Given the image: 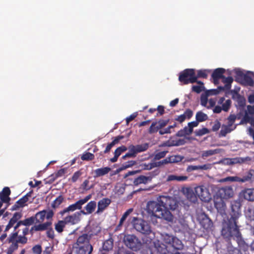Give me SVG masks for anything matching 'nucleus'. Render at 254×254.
I'll return each mask as SVG.
<instances>
[{"label": "nucleus", "instance_id": "1", "mask_svg": "<svg viewBox=\"0 0 254 254\" xmlns=\"http://www.w3.org/2000/svg\"><path fill=\"white\" fill-rule=\"evenodd\" d=\"M231 210L230 213V218L224 224L221 233L227 239L234 238L238 243V246L246 251L249 249V245L242 239L238 225L237 220L241 216V204L239 202L234 201L231 203Z\"/></svg>", "mask_w": 254, "mask_h": 254}, {"label": "nucleus", "instance_id": "2", "mask_svg": "<svg viewBox=\"0 0 254 254\" xmlns=\"http://www.w3.org/2000/svg\"><path fill=\"white\" fill-rule=\"evenodd\" d=\"M177 206L176 201L172 197L160 196L157 198V201H149L146 210L151 216L171 222L173 220V215L169 209L174 210Z\"/></svg>", "mask_w": 254, "mask_h": 254}, {"label": "nucleus", "instance_id": "3", "mask_svg": "<svg viewBox=\"0 0 254 254\" xmlns=\"http://www.w3.org/2000/svg\"><path fill=\"white\" fill-rule=\"evenodd\" d=\"M169 121V119H160L158 122H153L148 129L149 133L153 134L158 131L160 135H164L174 132V128L172 125L169 126L166 128H164L168 124Z\"/></svg>", "mask_w": 254, "mask_h": 254}, {"label": "nucleus", "instance_id": "4", "mask_svg": "<svg viewBox=\"0 0 254 254\" xmlns=\"http://www.w3.org/2000/svg\"><path fill=\"white\" fill-rule=\"evenodd\" d=\"M131 223L133 228L138 232L144 235H148L151 233L152 230L149 224L146 221L137 217H133Z\"/></svg>", "mask_w": 254, "mask_h": 254}, {"label": "nucleus", "instance_id": "5", "mask_svg": "<svg viewBox=\"0 0 254 254\" xmlns=\"http://www.w3.org/2000/svg\"><path fill=\"white\" fill-rule=\"evenodd\" d=\"M197 77H195V70L191 68H187L180 73L179 80L183 84L193 83L196 81Z\"/></svg>", "mask_w": 254, "mask_h": 254}, {"label": "nucleus", "instance_id": "6", "mask_svg": "<svg viewBox=\"0 0 254 254\" xmlns=\"http://www.w3.org/2000/svg\"><path fill=\"white\" fill-rule=\"evenodd\" d=\"M123 242L127 248L133 251H139L142 246L140 241L134 235H125Z\"/></svg>", "mask_w": 254, "mask_h": 254}, {"label": "nucleus", "instance_id": "7", "mask_svg": "<svg viewBox=\"0 0 254 254\" xmlns=\"http://www.w3.org/2000/svg\"><path fill=\"white\" fill-rule=\"evenodd\" d=\"M149 144L145 143L136 145H131L128 147V152L122 157L123 160H126L127 158H134L137 153L145 151L148 149Z\"/></svg>", "mask_w": 254, "mask_h": 254}, {"label": "nucleus", "instance_id": "8", "mask_svg": "<svg viewBox=\"0 0 254 254\" xmlns=\"http://www.w3.org/2000/svg\"><path fill=\"white\" fill-rule=\"evenodd\" d=\"M22 216V214L21 212H16L14 213L12 218L9 220L7 225L6 226L4 232L8 231L12 227H14V230L15 232L17 231L16 230L18 228L22 225L19 220L21 218Z\"/></svg>", "mask_w": 254, "mask_h": 254}, {"label": "nucleus", "instance_id": "9", "mask_svg": "<svg viewBox=\"0 0 254 254\" xmlns=\"http://www.w3.org/2000/svg\"><path fill=\"white\" fill-rule=\"evenodd\" d=\"M194 193L196 196L204 202H208L211 199V195L208 189L204 186L195 187Z\"/></svg>", "mask_w": 254, "mask_h": 254}, {"label": "nucleus", "instance_id": "10", "mask_svg": "<svg viewBox=\"0 0 254 254\" xmlns=\"http://www.w3.org/2000/svg\"><path fill=\"white\" fill-rule=\"evenodd\" d=\"M32 192V190L28 192L22 198L17 200L15 204L12 206L10 210L12 211L17 210L19 208H23L27 205V202L29 200V197L31 196Z\"/></svg>", "mask_w": 254, "mask_h": 254}, {"label": "nucleus", "instance_id": "11", "mask_svg": "<svg viewBox=\"0 0 254 254\" xmlns=\"http://www.w3.org/2000/svg\"><path fill=\"white\" fill-rule=\"evenodd\" d=\"M100 232V229H99L96 233H91L89 235L87 234H82L77 238L76 242L73 245V246H84L87 244H89V241L91 237L97 235Z\"/></svg>", "mask_w": 254, "mask_h": 254}, {"label": "nucleus", "instance_id": "12", "mask_svg": "<svg viewBox=\"0 0 254 254\" xmlns=\"http://www.w3.org/2000/svg\"><path fill=\"white\" fill-rule=\"evenodd\" d=\"M217 194L221 199H227L233 197L234 191L231 187H225L218 190Z\"/></svg>", "mask_w": 254, "mask_h": 254}, {"label": "nucleus", "instance_id": "13", "mask_svg": "<svg viewBox=\"0 0 254 254\" xmlns=\"http://www.w3.org/2000/svg\"><path fill=\"white\" fill-rule=\"evenodd\" d=\"M240 197L250 201H254V188L245 189L239 194Z\"/></svg>", "mask_w": 254, "mask_h": 254}, {"label": "nucleus", "instance_id": "14", "mask_svg": "<svg viewBox=\"0 0 254 254\" xmlns=\"http://www.w3.org/2000/svg\"><path fill=\"white\" fill-rule=\"evenodd\" d=\"M225 71V69L223 68H217L213 71L211 77L213 78V83L215 84H218L219 79L224 78L223 74Z\"/></svg>", "mask_w": 254, "mask_h": 254}, {"label": "nucleus", "instance_id": "15", "mask_svg": "<svg viewBox=\"0 0 254 254\" xmlns=\"http://www.w3.org/2000/svg\"><path fill=\"white\" fill-rule=\"evenodd\" d=\"M80 212H75L72 215L67 216L64 219V220L66 224H70L71 225H74L80 221Z\"/></svg>", "mask_w": 254, "mask_h": 254}, {"label": "nucleus", "instance_id": "16", "mask_svg": "<svg viewBox=\"0 0 254 254\" xmlns=\"http://www.w3.org/2000/svg\"><path fill=\"white\" fill-rule=\"evenodd\" d=\"M83 205L80 200L77 201L75 203L69 205L67 207L64 208L61 211L60 213L61 215H63L65 213L69 212H72L77 209H81L82 206Z\"/></svg>", "mask_w": 254, "mask_h": 254}, {"label": "nucleus", "instance_id": "17", "mask_svg": "<svg viewBox=\"0 0 254 254\" xmlns=\"http://www.w3.org/2000/svg\"><path fill=\"white\" fill-rule=\"evenodd\" d=\"M155 250L159 254H170L167 246L157 240L154 243Z\"/></svg>", "mask_w": 254, "mask_h": 254}, {"label": "nucleus", "instance_id": "18", "mask_svg": "<svg viewBox=\"0 0 254 254\" xmlns=\"http://www.w3.org/2000/svg\"><path fill=\"white\" fill-rule=\"evenodd\" d=\"M74 248L78 249L77 254H91L93 251V247L90 244L84 246H73Z\"/></svg>", "mask_w": 254, "mask_h": 254}, {"label": "nucleus", "instance_id": "19", "mask_svg": "<svg viewBox=\"0 0 254 254\" xmlns=\"http://www.w3.org/2000/svg\"><path fill=\"white\" fill-rule=\"evenodd\" d=\"M152 180V177L150 176H145L143 175H140L139 176L135 178L133 180V184L134 186H138L140 184H146Z\"/></svg>", "mask_w": 254, "mask_h": 254}, {"label": "nucleus", "instance_id": "20", "mask_svg": "<svg viewBox=\"0 0 254 254\" xmlns=\"http://www.w3.org/2000/svg\"><path fill=\"white\" fill-rule=\"evenodd\" d=\"M251 179V177L249 175L244 176L243 178L239 177H228L223 179V181L227 182H238L241 183H244L250 181Z\"/></svg>", "mask_w": 254, "mask_h": 254}, {"label": "nucleus", "instance_id": "21", "mask_svg": "<svg viewBox=\"0 0 254 254\" xmlns=\"http://www.w3.org/2000/svg\"><path fill=\"white\" fill-rule=\"evenodd\" d=\"M251 160L250 157H247L245 158L242 157H236L233 158H227V164L229 165H233L237 163L242 164L247 161H250Z\"/></svg>", "mask_w": 254, "mask_h": 254}, {"label": "nucleus", "instance_id": "22", "mask_svg": "<svg viewBox=\"0 0 254 254\" xmlns=\"http://www.w3.org/2000/svg\"><path fill=\"white\" fill-rule=\"evenodd\" d=\"M10 190L8 187H4L0 193V198L2 202L6 203L10 201L9 196L10 194Z\"/></svg>", "mask_w": 254, "mask_h": 254}, {"label": "nucleus", "instance_id": "23", "mask_svg": "<svg viewBox=\"0 0 254 254\" xmlns=\"http://www.w3.org/2000/svg\"><path fill=\"white\" fill-rule=\"evenodd\" d=\"M111 200L108 198H103L98 202L97 212H102L111 203Z\"/></svg>", "mask_w": 254, "mask_h": 254}, {"label": "nucleus", "instance_id": "24", "mask_svg": "<svg viewBox=\"0 0 254 254\" xmlns=\"http://www.w3.org/2000/svg\"><path fill=\"white\" fill-rule=\"evenodd\" d=\"M200 224L206 230L210 229L213 226L212 221L206 215L203 216L200 221Z\"/></svg>", "mask_w": 254, "mask_h": 254}, {"label": "nucleus", "instance_id": "25", "mask_svg": "<svg viewBox=\"0 0 254 254\" xmlns=\"http://www.w3.org/2000/svg\"><path fill=\"white\" fill-rule=\"evenodd\" d=\"M111 168L109 167L97 169L94 171V177L98 178L104 176L107 174L111 171Z\"/></svg>", "mask_w": 254, "mask_h": 254}, {"label": "nucleus", "instance_id": "26", "mask_svg": "<svg viewBox=\"0 0 254 254\" xmlns=\"http://www.w3.org/2000/svg\"><path fill=\"white\" fill-rule=\"evenodd\" d=\"M51 222H47L43 224H40L38 225H35L31 228L30 231L32 232L33 230H35L36 231L46 230L48 229L50 226H51Z\"/></svg>", "mask_w": 254, "mask_h": 254}, {"label": "nucleus", "instance_id": "27", "mask_svg": "<svg viewBox=\"0 0 254 254\" xmlns=\"http://www.w3.org/2000/svg\"><path fill=\"white\" fill-rule=\"evenodd\" d=\"M236 128V126L234 127H231L228 125H222L221 129L220 131L219 136H225L227 133H230L232 130H234Z\"/></svg>", "mask_w": 254, "mask_h": 254}, {"label": "nucleus", "instance_id": "28", "mask_svg": "<svg viewBox=\"0 0 254 254\" xmlns=\"http://www.w3.org/2000/svg\"><path fill=\"white\" fill-rule=\"evenodd\" d=\"M133 209L130 208L127 210L123 215L122 217H121L119 224L117 225L116 227L117 230H121V228L122 226H123V224L124 222V221L127 219V217L132 212Z\"/></svg>", "mask_w": 254, "mask_h": 254}, {"label": "nucleus", "instance_id": "29", "mask_svg": "<svg viewBox=\"0 0 254 254\" xmlns=\"http://www.w3.org/2000/svg\"><path fill=\"white\" fill-rule=\"evenodd\" d=\"M188 179V177L186 176H177L175 175H170L168 176L167 181H177L178 182H184L187 181Z\"/></svg>", "mask_w": 254, "mask_h": 254}, {"label": "nucleus", "instance_id": "30", "mask_svg": "<svg viewBox=\"0 0 254 254\" xmlns=\"http://www.w3.org/2000/svg\"><path fill=\"white\" fill-rule=\"evenodd\" d=\"M222 149L217 148L214 150H208L203 151L202 153L201 156L203 158L207 157L214 154H219L222 151Z\"/></svg>", "mask_w": 254, "mask_h": 254}, {"label": "nucleus", "instance_id": "31", "mask_svg": "<svg viewBox=\"0 0 254 254\" xmlns=\"http://www.w3.org/2000/svg\"><path fill=\"white\" fill-rule=\"evenodd\" d=\"M47 212V210H43L37 212L34 217L35 218V221L36 223H40L42 222L46 217V214Z\"/></svg>", "mask_w": 254, "mask_h": 254}, {"label": "nucleus", "instance_id": "32", "mask_svg": "<svg viewBox=\"0 0 254 254\" xmlns=\"http://www.w3.org/2000/svg\"><path fill=\"white\" fill-rule=\"evenodd\" d=\"M171 246L176 250H182L184 248V245L181 240L178 239L177 237L174 238L173 242H172Z\"/></svg>", "mask_w": 254, "mask_h": 254}, {"label": "nucleus", "instance_id": "33", "mask_svg": "<svg viewBox=\"0 0 254 254\" xmlns=\"http://www.w3.org/2000/svg\"><path fill=\"white\" fill-rule=\"evenodd\" d=\"M66 223L64 220H59L55 224V229L59 233H61L64 231V229L65 227Z\"/></svg>", "mask_w": 254, "mask_h": 254}, {"label": "nucleus", "instance_id": "34", "mask_svg": "<svg viewBox=\"0 0 254 254\" xmlns=\"http://www.w3.org/2000/svg\"><path fill=\"white\" fill-rule=\"evenodd\" d=\"M96 207V202L95 201H91L87 203V204L84 207L86 211V213L91 214L95 209Z\"/></svg>", "mask_w": 254, "mask_h": 254}, {"label": "nucleus", "instance_id": "35", "mask_svg": "<svg viewBox=\"0 0 254 254\" xmlns=\"http://www.w3.org/2000/svg\"><path fill=\"white\" fill-rule=\"evenodd\" d=\"M208 119V116L202 111H198L196 114L195 119L198 123L206 121Z\"/></svg>", "mask_w": 254, "mask_h": 254}, {"label": "nucleus", "instance_id": "36", "mask_svg": "<svg viewBox=\"0 0 254 254\" xmlns=\"http://www.w3.org/2000/svg\"><path fill=\"white\" fill-rule=\"evenodd\" d=\"M250 115H253L254 114V106H252L251 105H249L247 106V111L246 112L245 115L244 116V120L248 122H251V119H253V118H251L249 114Z\"/></svg>", "mask_w": 254, "mask_h": 254}, {"label": "nucleus", "instance_id": "37", "mask_svg": "<svg viewBox=\"0 0 254 254\" xmlns=\"http://www.w3.org/2000/svg\"><path fill=\"white\" fill-rule=\"evenodd\" d=\"M102 248L103 250L106 251H109L112 250L113 248V240L112 239H110L105 241Z\"/></svg>", "mask_w": 254, "mask_h": 254}, {"label": "nucleus", "instance_id": "38", "mask_svg": "<svg viewBox=\"0 0 254 254\" xmlns=\"http://www.w3.org/2000/svg\"><path fill=\"white\" fill-rule=\"evenodd\" d=\"M168 163H175L181 162L183 157L180 155H172L167 157Z\"/></svg>", "mask_w": 254, "mask_h": 254}, {"label": "nucleus", "instance_id": "39", "mask_svg": "<svg viewBox=\"0 0 254 254\" xmlns=\"http://www.w3.org/2000/svg\"><path fill=\"white\" fill-rule=\"evenodd\" d=\"M243 83L245 85L252 86L254 85V80L249 75L244 74L243 77Z\"/></svg>", "mask_w": 254, "mask_h": 254}, {"label": "nucleus", "instance_id": "40", "mask_svg": "<svg viewBox=\"0 0 254 254\" xmlns=\"http://www.w3.org/2000/svg\"><path fill=\"white\" fill-rule=\"evenodd\" d=\"M214 205L218 211L220 213H223L225 211L226 205L222 199L220 201H215Z\"/></svg>", "mask_w": 254, "mask_h": 254}, {"label": "nucleus", "instance_id": "41", "mask_svg": "<svg viewBox=\"0 0 254 254\" xmlns=\"http://www.w3.org/2000/svg\"><path fill=\"white\" fill-rule=\"evenodd\" d=\"M21 225L26 227L32 225L35 221V218L31 216L23 220H19Z\"/></svg>", "mask_w": 254, "mask_h": 254}, {"label": "nucleus", "instance_id": "42", "mask_svg": "<svg viewBox=\"0 0 254 254\" xmlns=\"http://www.w3.org/2000/svg\"><path fill=\"white\" fill-rule=\"evenodd\" d=\"M65 172L66 169L65 168H62L60 169L55 174H53L51 176V180H52V181H54L58 178L62 177L65 173Z\"/></svg>", "mask_w": 254, "mask_h": 254}, {"label": "nucleus", "instance_id": "43", "mask_svg": "<svg viewBox=\"0 0 254 254\" xmlns=\"http://www.w3.org/2000/svg\"><path fill=\"white\" fill-rule=\"evenodd\" d=\"M64 198L63 195H60L56 198V199L52 202V207L53 208H58L60 204L63 202Z\"/></svg>", "mask_w": 254, "mask_h": 254}, {"label": "nucleus", "instance_id": "44", "mask_svg": "<svg viewBox=\"0 0 254 254\" xmlns=\"http://www.w3.org/2000/svg\"><path fill=\"white\" fill-rule=\"evenodd\" d=\"M11 243V244L7 250V254H12V253L18 248V243L16 241L15 242H12Z\"/></svg>", "mask_w": 254, "mask_h": 254}, {"label": "nucleus", "instance_id": "45", "mask_svg": "<svg viewBox=\"0 0 254 254\" xmlns=\"http://www.w3.org/2000/svg\"><path fill=\"white\" fill-rule=\"evenodd\" d=\"M18 233H19V230L11 233L9 235L8 238L6 240L7 243H10L12 242H15L16 241V240H17L16 239L18 238Z\"/></svg>", "mask_w": 254, "mask_h": 254}, {"label": "nucleus", "instance_id": "46", "mask_svg": "<svg viewBox=\"0 0 254 254\" xmlns=\"http://www.w3.org/2000/svg\"><path fill=\"white\" fill-rule=\"evenodd\" d=\"M136 164V162L133 160L128 161L122 164L121 170H125L128 168L131 167Z\"/></svg>", "mask_w": 254, "mask_h": 254}, {"label": "nucleus", "instance_id": "47", "mask_svg": "<svg viewBox=\"0 0 254 254\" xmlns=\"http://www.w3.org/2000/svg\"><path fill=\"white\" fill-rule=\"evenodd\" d=\"M94 158V155L90 152H86L84 153L81 157V159L83 161H91Z\"/></svg>", "mask_w": 254, "mask_h": 254}, {"label": "nucleus", "instance_id": "48", "mask_svg": "<svg viewBox=\"0 0 254 254\" xmlns=\"http://www.w3.org/2000/svg\"><path fill=\"white\" fill-rule=\"evenodd\" d=\"M208 133H209V130L206 127L196 130L194 132L195 135L198 136H201Z\"/></svg>", "mask_w": 254, "mask_h": 254}, {"label": "nucleus", "instance_id": "49", "mask_svg": "<svg viewBox=\"0 0 254 254\" xmlns=\"http://www.w3.org/2000/svg\"><path fill=\"white\" fill-rule=\"evenodd\" d=\"M209 72L208 70L206 69H200L197 71V75H195V77H197V79L198 78H206L207 77V73Z\"/></svg>", "mask_w": 254, "mask_h": 254}, {"label": "nucleus", "instance_id": "50", "mask_svg": "<svg viewBox=\"0 0 254 254\" xmlns=\"http://www.w3.org/2000/svg\"><path fill=\"white\" fill-rule=\"evenodd\" d=\"M127 150V147L124 145H122L118 147L114 152V155L119 157L120 155Z\"/></svg>", "mask_w": 254, "mask_h": 254}, {"label": "nucleus", "instance_id": "51", "mask_svg": "<svg viewBox=\"0 0 254 254\" xmlns=\"http://www.w3.org/2000/svg\"><path fill=\"white\" fill-rule=\"evenodd\" d=\"M228 251L229 254H242L241 251L239 249L235 248L232 246H230L228 247Z\"/></svg>", "mask_w": 254, "mask_h": 254}, {"label": "nucleus", "instance_id": "52", "mask_svg": "<svg viewBox=\"0 0 254 254\" xmlns=\"http://www.w3.org/2000/svg\"><path fill=\"white\" fill-rule=\"evenodd\" d=\"M167 153V151L158 152L154 155V159L155 160H160V159L164 158Z\"/></svg>", "mask_w": 254, "mask_h": 254}, {"label": "nucleus", "instance_id": "53", "mask_svg": "<svg viewBox=\"0 0 254 254\" xmlns=\"http://www.w3.org/2000/svg\"><path fill=\"white\" fill-rule=\"evenodd\" d=\"M174 238L175 237L173 236L166 234L165 236H164L163 241L165 243L171 245L172 242H173V240H174Z\"/></svg>", "mask_w": 254, "mask_h": 254}, {"label": "nucleus", "instance_id": "54", "mask_svg": "<svg viewBox=\"0 0 254 254\" xmlns=\"http://www.w3.org/2000/svg\"><path fill=\"white\" fill-rule=\"evenodd\" d=\"M186 141L184 139H178L176 140H172L171 145L172 146H180L184 145Z\"/></svg>", "mask_w": 254, "mask_h": 254}, {"label": "nucleus", "instance_id": "55", "mask_svg": "<svg viewBox=\"0 0 254 254\" xmlns=\"http://www.w3.org/2000/svg\"><path fill=\"white\" fill-rule=\"evenodd\" d=\"M236 117L235 115H230L227 119V120H228L227 125H228L231 127H234V126H233V125L236 121Z\"/></svg>", "mask_w": 254, "mask_h": 254}, {"label": "nucleus", "instance_id": "56", "mask_svg": "<svg viewBox=\"0 0 254 254\" xmlns=\"http://www.w3.org/2000/svg\"><path fill=\"white\" fill-rule=\"evenodd\" d=\"M82 173L80 171L75 172L72 175L71 178L69 179L72 183L76 182L81 175Z\"/></svg>", "mask_w": 254, "mask_h": 254}, {"label": "nucleus", "instance_id": "57", "mask_svg": "<svg viewBox=\"0 0 254 254\" xmlns=\"http://www.w3.org/2000/svg\"><path fill=\"white\" fill-rule=\"evenodd\" d=\"M140 166L141 167V169L143 170H151V169L154 168L153 163H142L140 165Z\"/></svg>", "mask_w": 254, "mask_h": 254}, {"label": "nucleus", "instance_id": "58", "mask_svg": "<svg viewBox=\"0 0 254 254\" xmlns=\"http://www.w3.org/2000/svg\"><path fill=\"white\" fill-rule=\"evenodd\" d=\"M167 164H168V162L167 158H166L165 159L162 160L161 161L153 162L154 168L159 167H160L161 166H163V165H166Z\"/></svg>", "mask_w": 254, "mask_h": 254}, {"label": "nucleus", "instance_id": "59", "mask_svg": "<svg viewBox=\"0 0 254 254\" xmlns=\"http://www.w3.org/2000/svg\"><path fill=\"white\" fill-rule=\"evenodd\" d=\"M204 86L193 85L192 86V90L197 93H199L204 90Z\"/></svg>", "mask_w": 254, "mask_h": 254}, {"label": "nucleus", "instance_id": "60", "mask_svg": "<svg viewBox=\"0 0 254 254\" xmlns=\"http://www.w3.org/2000/svg\"><path fill=\"white\" fill-rule=\"evenodd\" d=\"M239 88L238 90H231V93L232 94V99L234 100H237L238 98H241V95L239 93Z\"/></svg>", "mask_w": 254, "mask_h": 254}, {"label": "nucleus", "instance_id": "61", "mask_svg": "<svg viewBox=\"0 0 254 254\" xmlns=\"http://www.w3.org/2000/svg\"><path fill=\"white\" fill-rule=\"evenodd\" d=\"M27 240H28L27 238L25 236H24V235L18 236V239L16 241H17V242L18 243H21V244H25L27 243Z\"/></svg>", "mask_w": 254, "mask_h": 254}, {"label": "nucleus", "instance_id": "62", "mask_svg": "<svg viewBox=\"0 0 254 254\" xmlns=\"http://www.w3.org/2000/svg\"><path fill=\"white\" fill-rule=\"evenodd\" d=\"M231 104V101L230 100H227L226 102L222 104V109L224 111H228L229 109Z\"/></svg>", "mask_w": 254, "mask_h": 254}, {"label": "nucleus", "instance_id": "63", "mask_svg": "<svg viewBox=\"0 0 254 254\" xmlns=\"http://www.w3.org/2000/svg\"><path fill=\"white\" fill-rule=\"evenodd\" d=\"M219 93V91L217 89L208 90L205 92V94L206 95V96H209L211 95H215Z\"/></svg>", "mask_w": 254, "mask_h": 254}, {"label": "nucleus", "instance_id": "64", "mask_svg": "<svg viewBox=\"0 0 254 254\" xmlns=\"http://www.w3.org/2000/svg\"><path fill=\"white\" fill-rule=\"evenodd\" d=\"M32 252L35 254H41L42 253V247L40 245H37L32 248Z\"/></svg>", "mask_w": 254, "mask_h": 254}]
</instances>
